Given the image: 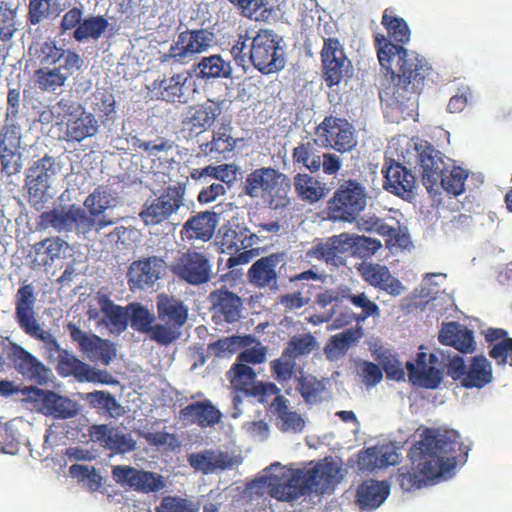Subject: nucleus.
<instances>
[{
	"instance_id": "nucleus-1",
	"label": "nucleus",
	"mask_w": 512,
	"mask_h": 512,
	"mask_svg": "<svg viewBox=\"0 0 512 512\" xmlns=\"http://www.w3.org/2000/svg\"><path fill=\"white\" fill-rule=\"evenodd\" d=\"M378 60L390 74L391 85L381 93L382 101L407 115L418 107V96L430 71L426 59L387 40L384 35H375Z\"/></svg>"
},
{
	"instance_id": "nucleus-2",
	"label": "nucleus",
	"mask_w": 512,
	"mask_h": 512,
	"mask_svg": "<svg viewBox=\"0 0 512 512\" xmlns=\"http://www.w3.org/2000/svg\"><path fill=\"white\" fill-rule=\"evenodd\" d=\"M462 449L459 434L453 429H426L409 453L417 472H401L403 490L420 489L428 481L447 480L454 475L456 452Z\"/></svg>"
},
{
	"instance_id": "nucleus-3",
	"label": "nucleus",
	"mask_w": 512,
	"mask_h": 512,
	"mask_svg": "<svg viewBox=\"0 0 512 512\" xmlns=\"http://www.w3.org/2000/svg\"><path fill=\"white\" fill-rule=\"evenodd\" d=\"M268 476L270 495L279 500L294 503L310 493H328L338 482V467L335 463H318L309 468L290 469L275 464Z\"/></svg>"
},
{
	"instance_id": "nucleus-4",
	"label": "nucleus",
	"mask_w": 512,
	"mask_h": 512,
	"mask_svg": "<svg viewBox=\"0 0 512 512\" xmlns=\"http://www.w3.org/2000/svg\"><path fill=\"white\" fill-rule=\"evenodd\" d=\"M289 178L272 167H261L246 176L244 192L251 198L263 199L269 208L284 210L291 205Z\"/></svg>"
},
{
	"instance_id": "nucleus-5",
	"label": "nucleus",
	"mask_w": 512,
	"mask_h": 512,
	"mask_svg": "<svg viewBox=\"0 0 512 512\" xmlns=\"http://www.w3.org/2000/svg\"><path fill=\"white\" fill-rule=\"evenodd\" d=\"M250 60L263 74L275 73L286 65L283 39L273 30L261 29L251 38Z\"/></svg>"
},
{
	"instance_id": "nucleus-6",
	"label": "nucleus",
	"mask_w": 512,
	"mask_h": 512,
	"mask_svg": "<svg viewBox=\"0 0 512 512\" xmlns=\"http://www.w3.org/2000/svg\"><path fill=\"white\" fill-rule=\"evenodd\" d=\"M60 170V164L48 155L35 161L28 169L26 187L29 200L36 209L43 208L56 194L55 183Z\"/></svg>"
},
{
	"instance_id": "nucleus-7",
	"label": "nucleus",
	"mask_w": 512,
	"mask_h": 512,
	"mask_svg": "<svg viewBox=\"0 0 512 512\" xmlns=\"http://www.w3.org/2000/svg\"><path fill=\"white\" fill-rule=\"evenodd\" d=\"M368 201L366 188L359 182L344 181L335 191L330 201V217L335 221L353 223Z\"/></svg>"
},
{
	"instance_id": "nucleus-8",
	"label": "nucleus",
	"mask_w": 512,
	"mask_h": 512,
	"mask_svg": "<svg viewBox=\"0 0 512 512\" xmlns=\"http://www.w3.org/2000/svg\"><path fill=\"white\" fill-rule=\"evenodd\" d=\"M215 44V34L207 29L186 30L177 36L169 51L163 55V62L189 64Z\"/></svg>"
},
{
	"instance_id": "nucleus-9",
	"label": "nucleus",
	"mask_w": 512,
	"mask_h": 512,
	"mask_svg": "<svg viewBox=\"0 0 512 512\" xmlns=\"http://www.w3.org/2000/svg\"><path fill=\"white\" fill-rule=\"evenodd\" d=\"M156 303L159 320L157 336L162 339V345H169L181 336L189 309L182 300L165 293L157 296Z\"/></svg>"
},
{
	"instance_id": "nucleus-10",
	"label": "nucleus",
	"mask_w": 512,
	"mask_h": 512,
	"mask_svg": "<svg viewBox=\"0 0 512 512\" xmlns=\"http://www.w3.org/2000/svg\"><path fill=\"white\" fill-rule=\"evenodd\" d=\"M40 218L44 227L65 234L75 232L77 235H85L96 225V220L75 204L56 207L42 213Z\"/></svg>"
},
{
	"instance_id": "nucleus-11",
	"label": "nucleus",
	"mask_w": 512,
	"mask_h": 512,
	"mask_svg": "<svg viewBox=\"0 0 512 512\" xmlns=\"http://www.w3.org/2000/svg\"><path fill=\"white\" fill-rule=\"evenodd\" d=\"M170 269L177 278L193 286L206 284L214 276L209 254L196 250L179 252L170 264Z\"/></svg>"
},
{
	"instance_id": "nucleus-12",
	"label": "nucleus",
	"mask_w": 512,
	"mask_h": 512,
	"mask_svg": "<svg viewBox=\"0 0 512 512\" xmlns=\"http://www.w3.org/2000/svg\"><path fill=\"white\" fill-rule=\"evenodd\" d=\"M219 234L223 247L239 252L229 258L230 266L246 264L255 256L253 247L258 243V236L238 221H230Z\"/></svg>"
},
{
	"instance_id": "nucleus-13",
	"label": "nucleus",
	"mask_w": 512,
	"mask_h": 512,
	"mask_svg": "<svg viewBox=\"0 0 512 512\" xmlns=\"http://www.w3.org/2000/svg\"><path fill=\"white\" fill-rule=\"evenodd\" d=\"M53 109L58 114L64 113L70 117L66 123L68 140L82 142L97 134L100 127L98 120L93 114L86 113L81 105L69 99H61Z\"/></svg>"
},
{
	"instance_id": "nucleus-14",
	"label": "nucleus",
	"mask_w": 512,
	"mask_h": 512,
	"mask_svg": "<svg viewBox=\"0 0 512 512\" xmlns=\"http://www.w3.org/2000/svg\"><path fill=\"white\" fill-rule=\"evenodd\" d=\"M67 331L80 351L91 361H99L109 365L116 358L117 348L114 343L107 339L83 331L79 325L73 322L67 324Z\"/></svg>"
},
{
	"instance_id": "nucleus-15",
	"label": "nucleus",
	"mask_w": 512,
	"mask_h": 512,
	"mask_svg": "<svg viewBox=\"0 0 512 512\" xmlns=\"http://www.w3.org/2000/svg\"><path fill=\"white\" fill-rule=\"evenodd\" d=\"M232 374L231 383L234 388L247 396L257 397L259 402L268 403V398L280 392V389L271 382L257 381L255 370L246 364L235 362L229 371Z\"/></svg>"
},
{
	"instance_id": "nucleus-16",
	"label": "nucleus",
	"mask_w": 512,
	"mask_h": 512,
	"mask_svg": "<svg viewBox=\"0 0 512 512\" xmlns=\"http://www.w3.org/2000/svg\"><path fill=\"white\" fill-rule=\"evenodd\" d=\"M321 56L324 66L325 80L328 86L337 85L342 80L351 76V61L345 56L344 50L338 39H325Z\"/></svg>"
},
{
	"instance_id": "nucleus-17",
	"label": "nucleus",
	"mask_w": 512,
	"mask_h": 512,
	"mask_svg": "<svg viewBox=\"0 0 512 512\" xmlns=\"http://www.w3.org/2000/svg\"><path fill=\"white\" fill-rule=\"evenodd\" d=\"M7 357L24 378L36 384L44 385L52 377L51 369L47 368L33 354L15 342H9Z\"/></svg>"
},
{
	"instance_id": "nucleus-18",
	"label": "nucleus",
	"mask_w": 512,
	"mask_h": 512,
	"mask_svg": "<svg viewBox=\"0 0 512 512\" xmlns=\"http://www.w3.org/2000/svg\"><path fill=\"white\" fill-rule=\"evenodd\" d=\"M28 398L39 402L38 410L41 413L55 419L73 418L80 411L76 401L50 390L32 387L28 390Z\"/></svg>"
},
{
	"instance_id": "nucleus-19",
	"label": "nucleus",
	"mask_w": 512,
	"mask_h": 512,
	"mask_svg": "<svg viewBox=\"0 0 512 512\" xmlns=\"http://www.w3.org/2000/svg\"><path fill=\"white\" fill-rule=\"evenodd\" d=\"M82 66L83 59L79 61L66 60L56 66L41 67L35 71V83L44 92L59 94L69 78L79 73Z\"/></svg>"
},
{
	"instance_id": "nucleus-20",
	"label": "nucleus",
	"mask_w": 512,
	"mask_h": 512,
	"mask_svg": "<svg viewBox=\"0 0 512 512\" xmlns=\"http://www.w3.org/2000/svg\"><path fill=\"white\" fill-rule=\"evenodd\" d=\"M166 268V262L158 256H150L134 261L129 266L128 284L132 290L154 289Z\"/></svg>"
},
{
	"instance_id": "nucleus-21",
	"label": "nucleus",
	"mask_w": 512,
	"mask_h": 512,
	"mask_svg": "<svg viewBox=\"0 0 512 512\" xmlns=\"http://www.w3.org/2000/svg\"><path fill=\"white\" fill-rule=\"evenodd\" d=\"M419 162L422 172V181L430 194L439 192V179L443 173L452 166L453 160L446 158L442 153L430 145H421Z\"/></svg>"
},
{
	"instance_id": "nucleus-22",
	"label": "nucleus",
	"mask_w": 512,
	"mask_h": 512,
	"mask_svg": "<svg viewBox=\"0 0 512 512\" xmlns=\"http://www.w3.org/2000/svg\"><path fill=\"white\" fill-rule=\"evenodd\" d=\"M317 134L323 145L339 152L350 151L356 145L352 126L340 118L326 117L318 126Z\"/></svg>"
},
{
	"instance_id": "nucleus-23",
	"label": "nucleus",
	"mask_w": 512,
	"mask_h": 512,
	"mask_svg": "<svg viewBox=\"0 0 512 512\" xmlns=\"http://www.w3.org/2000/svg\"><path fill=\"white\" fill-rule=\"evenodd\" d=\"M118 204L116 194L108 187H97L84 201V206L88 209L92 218L96 220L95 227L100 230L107 226L115 224L120 215L113 216L107 211L113 210Z\"/></svg>"
},
{
	"instance_id": "nucleus-24",
	"label": "nucleus",
	"mask_w": 512,
	"mask_h": 512,
	"mask_svg": "<svg viewBox=\"0 0 512 512\" xmlns=\"http://www.w3.org/2000/svg\"><path fill=\"white\" fill-rule=\"evenodd\" d=\"M187 461L195 471L208 475L233 468L238 458L222 449H205L188 454Z\"/></svg>"
},
{
	"instance_id": "nucleus-25",
	"label": "nucleus",
	"mask_w": 512,
	"mask_h": 512,
	"mask_svg": "<svg viewBox=\"0 0 512 512\" xmlns=\"http://www.w3.org/2000/svg\"><path fill=\"white\" fill-rule=\"evenodd\" d=\"M285 264L284 254L273 253L255 261L248 270V278L252 285L260 289L278 290L277 267Z\"/></svg>"
},
{
	"instance_id": "nucleus-26",
	"label": "nucleus",
	"mask_w": 512,
	"mask_h": 512,
	"mask_svg": "<svg viewBox=\"0 0 512 512\" xmlns=\"http://www.w3.org/2000/svg\"><path fill=\"white\" fill-rule=\"evenodd\" d=\"M268 398L270 410L275 417L276 427L285 434H298L303 432L306 421L302 414L298 413L290 401L279 393Z\"/></svg>"
},
{
	"instance_id": "nucleus-27",
	"label": "nucleus",
	"mask_w": 512,
	"mask_h": 512,
	"mask_svg": "<svg viewBox=\"0 0 512 512\" xmlns=\"http://www.w3.org/2000/svg\"><path fill=\"white\" fill-rule=\"evenodd\" d=\"M385 174L384 188L388 192L411 201L416 189V177L398 162L390 160L383 169Z\"/></svg>"
},
{
	"instance_id": "nucleus-28",
	"label": "nucleus",
	"mask_w": 512,
	"mask_h": 512,
	"mask_svg": "<svg viewBox=\"0 0 512 512\" xmlns=\"http://www.w3.org/2000/svg\"><path fill=\"white\" fill-rule=\"evenodd\" d=\"M209 298L216 323L234 324L243 317V301L237 294L228 290H216L210 293Z\"/></svg>"
},
{
	"instance_id": "nucleus-29",
	"label": "nucleus",
	"mask_w": 512,
	"mask_h": 512,
	"mask_svg": "<svg viewBox=\"0 0 512 512\" xmlns=\"http://www.w3.org/2000/svg\"><path fill=\"white\" fill-rule=\"evenodd\" d=\"M91 435L103 443L106 449L116 454H127L137 449V441L131 433L125 432L120 427L109 425H95L91 428Z\"/></svg>"
},
{
	"instance_id": "nucleus-30",
	"label": "nucleus",
	"mask_w": 512,
	"mask_h": 512,
	"mask_svg": "<svg viewBox=\"0 0 512 512\" xmlns=\"http://www.w3.org/2000/svg\"><path fill=\"white\" fill-rule=\"evenodd\" d=\"M358 271L365 282L391 296H400L405 291L401 281L394 277L384 265L362 263Z\"/></svg>"
},
{
	"instance_id": "nucleus-31",
	"label": "nucleus",
	"mask_w": 512,
	"mask_h": 512,
	"mask_svg": "<svg viewBox=\"0 0 512 512\" xmlns=\"http://www.w3.org/2000/svg\"><path fill=\"white\" fill-rule=\"evenodd\" d=\"M409 378L413 384H417L424 388L435 389L442 381V368L439 363H434L430 359V355L419 353L413 362H407Z\"/></svg>"
},
{
	"instance_id": "nucleus-32",
	"label": "nucleus",
	"mask_w": 512,
	"mask_h": 512,
	"mask_svg": "<svg viewBox=\"0 0 512 512\" xmlns=\"http://www.w3.org/2000/svg\"><path fill=\"white\" fill-rule=\"evenodd\" d=\"M60 375L74 376L80 382H101L109 383L108 375L102 377L100 371L92 369L88 364L82 362L74 354L65 350L55 361Z\"/></svg>"
},
{
	"instance_id": "nucleus-33",
	"label": "nucleus",
	"mask_w": 512,
	"mask_h": 512,
	"mask_svg": "<svg viewBox=\"0 0 512 512\" xmlns=\"http://www.w3.org/2000/svg\"><path fill=\"white\" fill-rule=\"evenodd\" d=\"M397 450V447L392 443L370 447L360 453L358 460L359 467L362 470L372 471L388 465H395L400 458V454Z\"/></svg>"
},
{
	"instance_id": "nucleus-34",
	"label": "nucleus",
	"mask_w": 512,
	"mask_h": 512,
	"mask_svg": "<svg viewBox=\"0 0 512 512\" xmlns=\"http://www.w3.org/2000/svg\"><path fill=\"white\" fill-rule=\"evenodd\" d=\"M218 223V216L214 212H200L186 221L181 230L182 239L209 241Z\"/></svg>"
},
{
	"instance_id": "nucleus-35",
	"label": "nucleus",
	"mask_w": 512,
	"mask_h": 512,
	"mask_svg": "<svg viewBox=\"0 0 512 512\" xmlns=\"http://www.w3.org/2000/svg\"><path fill=\"white\" fill-rule=\"evenodd\" d=\"M36 298L32 284H26L16 293V318L21 329L26 333L40 325L35 317L34 307Z\"/></svg>"
},
{
	"instance_id": "nucleus-36",
	"label": "nucleus",
	"mask_w": 512,
	"mask_h": 512,
	"mask_svg": "<svg viewBox=\"0 0 512 512\" xmlns=\"http://www.w3.org/2000/svg\"><path fill=\"white\" fill-rule=\"evenodd\" d=\"M30 50H33L35 59L42 67L56 66L59 63L66 62V60H82L81 56L77 52L71 49L58 47L56 42L53 40H47L37 44L36 46L31 47Z\"/></svg>"
},
{
	"instance_id": "nucleus-37",
	"label": "nucleus",
	"mask_w": 512,
	"mask_h": 512,
	"mask_svg": "<svg viewBox=\"0 0 512 512\" xmlns=\"http://www.w3.org/2000/svg\"><path fill=\"white\" fill-rule=\"evenodd\" d=\"M357 227L361 231L375 232L381 236H387L390 239H395L397 242H402V238L406 235L407 229L402 227L398 221L388 223L385 219L368 212L362 216H358L355 221Z\"/></svg>"
},
{
	"instance_id": "nucleus-38",
	"label": "nucleus",
	"mask_w": 512,
	"mask_h": 512,
	"mask_svg": "<svg viewBox=\"0 0 512 512\" xmlns=\"http://www.w3.org/2000/svg\"><path fill=\"white\" fill-rule=\"evenodd\" d=\"M363 333L362 328H349L332 335L325 344L324 355L331 362L342 359L348 350L359 342Z\"/></svg>"
},
{
	"instance_id": "nucleus-39",
	"label": "nucleus",
	"mask_w": 512,
	"mask_h": 512,
	"mask_svg": "<svg viewBox=\"0 0 512 512\" xmlns=\"http://www.w3.org/2000/svg\"><path fill=\"white\" fill-rule=\"evenodd\" d=\"M438 339L441 344L454 347L462 353L472 352L474 349L472 332L456 322L444 324L439 331Z\"/></svg>"
},
{
	"instance_id": "nucleus-40",
	"label": "nucleus",
	"mask_w": 512,
	"mask_h": 512,
	"mask_svg": "<svg viewBox=\"0 0 512 512\" xmlns=\"http://www.w3.org/2000/svg\"><path fill=\"white\" fill-rule=\"evenodd\" d=\"M389 493L388 482L366 480L358 488L357 503L361 510H374L385 501Z\"/></svg>"
},
{
	"instance_id": "nucleus-41",
	"label": "nucleus",
	"mask_w": 512,
	"mask_h": 512,
	"mask_svg": "<svg viewBox=\"0 0 512 512\" xmlns=\"http://www.w3.org/2000/svg\"><path fill=\"white\" fill-rule=\"evenodd\" d=\"M181 414L185 420L202 428L213 426L221 419L220 411L209 401L191 403L181 410Z\"/></svg>"
},
{
	"instance_id": "nucleus-42",
	"label": "nucleus",
	"mask_w": 512,
	"mask_h": 512,
	"mask_svg": "<svg viewBox=\"0 0 512 512\" xmlns=\"http://www.w3.org/2000/svg\"><path fill=\"white\" fill-rule=\"evenodd\" d=\"M129 320L131 327L138 332L146 334L151 340L162 345V339L157 334L158 323L155 322V315L146 307L133 303L128 306Z\"/></svg>"
},
{
	"instance_id": "nucleus-43",
	"label": "nucleus",
	"mask_w": 512,
	"mask_h": 512,
	"mask_svg": "<svg viewBox=\"0 0 512 512\" xmlns=\"http://www.w3.org/2000/svg\"><path fill=\"white\" fill-rule=\"evenodd\" d=\"M193 70L203 79L230 78L233 73L231 62L224 60L220 55L203 57L193 65Z\"/></svg>"
},
{
	"instance_id": "nucleus-44",
	"label": "nucleus",
	"mask_w": 512,
	"mask_h": 512,
	"mask_svg": "<svg viewBox=\"0 0 512 512\" xmlns=\"http://www.w3.org/2000/svg\"><path fill=\"white\" fill-rule=\"evenodd\" d=\"M109 25L105 16L89 15L83 18L76 32L69 35L78 43L96 42L105 34Z\"/></svg>"
},
{
	"instance_id": "nucleus-45",
	"label": "nucleus",
	"mask_w": 512,
	"mask_h": 512,
	"mask_svg": "<svg viewBox=\"0 0 512 512\" xmlns=\"http://www.w3.org/2000/svg\"><path fill=\"white\" fill-rule=\"evenodd\" d=\"M294 189L300 199L315 203L324 198L328 192L326 184L308 175L298 173L294 176Z\"/></svg>"
},
{
	"instance_id": "nucleus-46",
	"label": "nucleus",
	"mask_w": 512,
	"mask_h": 512,
	"mask_svg": "<svg viewBox=\"0 0 512 512\" xmlns=\"http://www.w3.org/2000/svg\"><path fill=\"white\" fill-rule=\"evenodd\" d=\"M492 378L490 362L483 356H476L463 377L462 385L466 388H482L490 383Z\"/></svg>"
},
{
	"instance_id": "nucleus-47",
	"label": "nucleus",
	"mask_w": 512,
	"mask_h": 512,
	"mask_svg": "<svg viewBox=\"0 0 512 512\" xmlns=\"http://www.w3.org/2000/svg\"><path fill=\"white\" fill-rule=\"evenodd\" d=\"M189 86L190 81L183 74L164 79L160 83L161 97L167 102L185 103L188 100Z\"/></svg>"
},
{
	"instance_id": "nucleus-48",
	"label": "nucleus",
	"mask_w": 512,
	"mask_h": 512,
	"mask_svg": "<svg viewBox=\"0 0 512 512\" xmlns=\"http://www.w3.org/2000/svg\"><path fill=\"white\" fill-rule=\"evenodd\" d=\"M189 114L185 123L190 124L192 128L205 131L213 126L216 118L221 114V108L215 102L207 101L191 110Z\"/></svg>"
},
{
	"instance_id": "nucleus-49",
	"label": "nucleus",
	"mask_w": 512,
	"mask_h": 512,
	"mask_svg": "<svg viewBox=\"0 0 512 512\" xmlns=\"http://www.w3.org/2000/svg\"><path fill=\"white\" fill-rule=\"evenodd\" d=\"M185 187L181 185L169 186L165 192L154 199L159 210L168 219L173 214H177L185 207L184 203Z\"/></svg>"
},
{
	"instance_id": "nucleus-50",
	"label": "nucleus",
	"mask_w": 512,
	"mask_h": 512,
	"mask_svg": "<svg viewBox=\"0 0 512 512\" xmlns=\"http://www.w3.org/2000/svg\"><path fill=\"white\" fill-rule=\"evenodd\" d=\"M430 359L434 363H439L442 370L447 367L448 374L455 380L462 381L467 372L463 358L458 354H453L450 348L430 354Z\"/></svg>"
},
{
	"instance_id": "nucleus-51",
	"label": "nucleus",
	"mask_w": 512,
	"mask_h": 512,
	"mask_svg": "<svg viewBox=\"0 0 512 512\" xmlns=\"http://www.w3.org/2000/svg\"><path fill=\"white\" fill-rule=\"evenodd\" d=\"M90 405L96 409L104 410L112 418H117L125 414V408L119 401L107 391H94L83 395Z\"/></svg>"
},
{
	"instance_id": "nucleus-52",
	"label": "nucleus",
	"mask_w": 512,
	"mask_h": 512,
	"mask_svg": "<svg viewBox=\"0 0 512 512\" xmlns=\"http://www.w3.org/2000/svg\"><path fill=\"white\" fill-rule=\"evenodd\" d=\"M100 309L104 314L105 319L108 320L111 325V330L118 333L124 331L128 326L129 320V309L115 305L111 300L107 298L100 299Z\"/></svg>"
},
{
	"instance_id": "nucleus-53",
	"label": "nucleus",
	"mask_w": 512,
	"mask_h": 512,
	"mask_svg": "<svg viewBox=\"0 0 512 512\" xmlns=\"http://www.w3.org/2000/svg\"><path fill=\"white\" fill-rule=\"evenodd\" d=\"M26 334L42 343L44 353L51 362H55L65 351L50 331L45 330L41 324L27 331Z\"/></svg>"
},
{
	"instance_id": "nucleus-54",
	"label": "nucleus",
	"mask_w": 512,
	"mask_h": 512,
	"mask_svg": "<svg viewBox=\"0 0 512 512\" xmlns=\"http://www.w3.org/2000/svg\"><path fill=\"white\" fill-rule=\"evenodd\" d=\"M467 172L460 167L452 166L443 173V177L439 179V189L442 188L447 193L454 196L460 195L464 192L465 180L467 179Z\"/></svg>"
},
{
	"instance_id": "nucleus-55",
	"label": "nucleus",
	"mask_w": 512,
	"mask_h": 512,
	"mask_svg": "<svg viewBox=\"0 0 512 512\" xmlns=\"http://www.w3.org/2000/svg\"><path fill=\"white\" fill-rule=\"evenodd\" d=\"M382 24L386 27L391 37L400 43H407L410 40V29L407 23L386 9L382 17Z\"/></svg>"
},
{
	"instance_id": "nucleus-56",
	"label": "nucleus",
	"mask_w": 512,
	"mask_h": 512,
	"mask_svg": "<svg viewBox=\"0 0 512 512\" xmlns=\"http://www.w3.org/2000/svg\"><path fill=\"white\" fill-rule=\"evenodd\" d=\"M324 385L313 376H302L298 380L297 390L309 405L317 404L322 399Z\"/></svg>"
},
{
	"instance_id": "nucleus-57",
	"label": "nucleus",
	"mask_w": 512,
	"mask_h": 512,
	"mask_svg": "<svg viewBox=\"0 0 512 512\" xmlns=\"http://www.w3.org/2000/svg\"><path fill=\"white\" fill-rule=\"evenodd\" d=\"M133 489L138 492H157L165 487L164 477L160 474L137 469Z\"/></svg>"
},
{
	"instance_id": "nucleus-58",
	"label": "nucleus",
	"mask_w": 512,
	"mask_h": 512,
	"mask_svg": "<svg viewBox=\"0 0 512 512\" xmlns=\"http://www.w3.org/2000/svg\"><path fill=\"white\" fill-rule=\"evenodd\" d=\"M59 14L53 0H30L28 19L33 25Z\"/></svg>"
},
{
	"instance_id": "nucleus-59",
	"label": "nucleus",
	"mask_w": 512,
	"mask_h": 512,
	"mask_svg": "<svg viewBox=\"0 0 512 512\" xmlns=\"http://www.w3.org/2000/svg\"><path fill=\"white\" fill-rule=\"evenodd\" d=\"M20 119L21 117L5 116L0 134V146L8 145L13 148H19L22 137Z\"/></svg>"
},
{
	"instance_id": "nucleus-60",
	"label": "nucleus",
	"mask_w": 512,
	"mask_h": 512,
	"mask_svg": "<svg viewBox=\"0 0 512 512\" xmlns=\"http://www.w3.org/2000/svg\"><path fill=\"white\" fill-rule=\"evenodd\" d=\"M320 154L311 143H301L293 150V159L303 164L310 172L319 171Z\"/></svg>"
},
{
	"instance_id": "nucleus-61",
	"label": "nucleus",
	"mask_w": 512,
	"mask_h": 512,
	"mask_svg": "<svg viewBox=\"0 0 512 512\" xmlns=\"http://www.w3.org/2000/svg\"><path fill=\"white\" fill-rule=\"evenodd\" d=\"M317 346L318 342L311 334L297 335L291 338L284 352L295 361L298 357L310 354Z\"/></svg>"
},
{
	"instance_id": "nucleus-62",
	"label": "nucleus",
	"mask_w": 512,
	"mask_h": 512,
	"mask_svg": "<svg viewBox=\"0 0 512 512\" xmlns=\"http://www.w3.org/2000/svg\"><path fill=\"white\" fill-rule=\"evenodd\" d=\"M1 170L7 176L19 173L22 169V154L18 148L8 145L0 146Z\"/></svg>"
},
{
	"instance_id": "nucleus-63",
	"label": "nucleus",
	"mask_w": 512,
	"mask_h": 512,
	"mask_svg": "<svg viewBox=\"0 0 512 512\" xmlns=\"http://www.w3.org/2000/svg\"><path fill=\"white\" fill-rule=\"evenodd\" d=\"M72 477L82 482L84 486H87L90 490H97L102 484V477L97 470L88 465L74 464L69 469Z\"/></svg>"
},
{
	"instance_id": "nucleus-64",
	"label": "nucleus",
	"mask_w": 512,
	"mask_h": 512,
	"mask_svg": "<svg viewBox=\"0 0 512 512\" xmlns=\"http://www.w3.org/2000/svg\"><path fill=\"white\" fill-rule=\"evenodd\" d=\"M156 512H199V507L191 500L178 496H166L156 508Z\"/></svg>"
}]
</instances>
